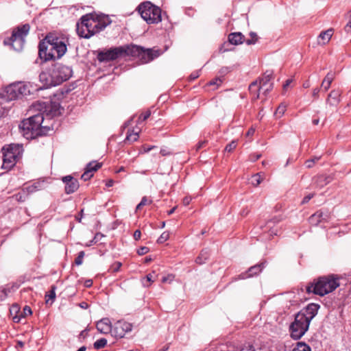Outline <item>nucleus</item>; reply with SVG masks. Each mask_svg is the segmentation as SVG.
I'll use <instances>...</instances> for the list:
<instances>
[{
  "label": "nucleus",
  "instance_id": "nucleus-19",
  "mask_svg": "<svg viewBox=\"0 0 351 351\" xmlns=\"http://www.w3.org/2000/svg\"><path fill=\"white\" fill-rule=\"evenodd\" d=\"M328 214L322 210H318L309 217V223L313 226H317L319 223L328 219Z\"/></svg>",
  "mask_w": 351,
  "mask_h": 351
},
{
  "label": "nucleus",
  "instance_id": "nucleus-64",
  "mask_svg": "<svg viewBox=\"0 0 351 351\" xmlns=\"http://www.w3.org/2000/svg\"><path fill=\"white\" fill-rule=\"evenodd\" d=\"M93 285V281L92 280H86L85 282H84V286L86 287H90Z\"/></svg>",
  "mask_w": 351,
  "mask_h": 351
},
{
  "label": "nucleus",
  "instance_id": "nucleus-6",
  "mask_svg": "<svg viewBox=\"0 0 351 351\" xmlns=\"http://www.w3.org/2000/svg\"><path fill=\"white\" fill-rule=\"evenodd\" d=\"M2 151V168L5 169H10L15 165L16 161L21 158L23 147L18 144H12L8 145V147H3Z\"/></svg>",
  "mask_w": 351,
  "mask_h": 351
},
{
  "label": "nucleus",
  "instance_id": "nucleus-27",
  "mask_svg": "<svg viewBox=\"0 0 351 351\" xmlns=\"http://www.w3.org/2000/svg\"><path fill=\"white\" fill-rule=\"evenodd\" d=\"M333 34L332 29H328L326 31L322 32L318 37V43L325 45L329 42Z\"/></svg>",
  "mask_w": 351,
  "mask_h": 351
},
{
  "label": "nucleus",
  "instance_id": "nucleus-62",
  "mask_svg": "<svg viewBox=\"0 0 351 351\" xmlns=\"http://www.w3.org/2000/svg\"><path fill=\"white\" fill-rule=\"evenodd\" d=\"M350 18H351V16H350ZM345 31L347 32H349L351 31V19H350V21H348V23L346 25Z\"/></svg>",
  "mask_w": 351,
  "mask_h": 351
},
{
  "label": "nucleus",
  "instance_id": "nucleus-14",
  "mask_svg": "<svg viewBox=\"0 0 351 351\" xmlns=\"http://www.w3.org/2000/svg\"><path fill=\"white\" fill-rule=\"evenodd\" d=\"M319 308V305L315 303L309 304L306 307L302 308L300 312H298V315H301L306 321L310 324L311 320L316 316L317 314L318 310Z\"/></svg>",
  "mask_w": 351,
  "mask_h": 351
},
{
  "label": "nucleus",
  "instance_id": "nucleus-44",
  "mask_svg": "<svg viewBox=\"0 0 351 351\" xmlns=\"http://www.w3.org/2000/svg\"><path fill=\"white\" fill-rule=\"evenodd\" d=\"M84 251H81L78 253V255L76 257L75 260V263L77 265H80L82 264V262H83V258H84Z\"/></svg>",
  "mask_w": 351,
  "mask_h": 351
},
{
  "label": "nucleus",
  "instance_id": "nucleus-56",
  "mask_svg": "<svg viewBox=\"0 0 351 351\" xmlns=\"http://www.w3.org/2000/svg\"><path fill=\"white\" fill-rule=\"evenodd\" d=\"M261 154H254L250 155V160L251 161H256V160H258L261 158Z\"/></svg>",
  "mask_w": 351,
  "mask_h": 351
},
{
  "label": "nucleus",
  "instance_id": "nucleus-39",
  "mask_svg": "<svg viewBox=\"0 0 351 351\" xmlns=\"http://www.w3.org/2000/svg\"><path fill=\"white\" fill-rule=\"evenodd\" d=\"M152 201L151 199H149L146 196H144L142 199L141 202L136 206V209L140 210L143 206L152 204Z\"/></svg>",
  "mask_w": 351,
  "mask_h": 351
},
{
  "label": "nucleus",
  "instance_id": "nucleus-31",
  "mask_svg": "<svg viewBox=\"0 0 351 351\" xmlns=\"http://www.w3.org/2000/svg\"><path fill=\"white\" fill-rule=\"evenodd\" d=\"M56 286L52 285L51 287V290L46 293L45 298H46V303H48L51 300V304H52L56 298Z\"/></svg>",
  "mask_w": 351,
  "mask_h": 351
},
{
  "label": "nucleus",
  "instance_id": "nucleus-43",
  "mask_svg": "<svg viewBox=\"0 0 351 351\" xmlns=\"http://www.w3.org/2000/svg\"><path fill=\"white\" fill-rule=\"evenodd\" d=\"M32 314V311L31 308L29 306H25L23 311L20 313L22 317H25L27 315H31Z\"/></svg>",
  "mask_w": 351,
  "mask_h": 351
},
{
  "label": "nucleus",
  "instance_id": "nucleus-42",
  "mask_svg": "<svg viewBox=\"0 0 351 351\" xmlns=\"http://www.w3.org/2000/svg\"><path fill=\"white\" fill-rule=\"evenodd\" d=\"M320 159V157L319 156H315L313 158H311L309 160H307L306 161V167L308 168H311L313 167L314 164L317 162Z\"/></svg>",
  "mask_w": 351,
  "mask_h": 351
},
{
  "label": "nucleus",
  "instance_id": "nucleus-52",
  "mask_svg": "<svg viewBox=\"0 0 351 351\" xmlns=\"http://www.w3.org/2000/svg\"><path fill=\"white\" fill-rule=\"evenodd\" d=\"M222 81L220 78H216L209 82L210 86L217 85L219 86L221 84Z\"/></svg>",
  "mask_w": 351,
  "mask_h": 351
},
{
  "label": "nucleus",
  "instance_id": "nucleus-17",
  "mask_svg": "<svg viewBox=\"0 0 351 351\" xmlns=\"http://www.w3.org/2000/svg\"><path fill=\"white\" fill-rule=\"evenodd\" d=\"M122 47L124 51L123 52V56H130L132 57L139 58L143 49V47L135 45H125Z\"/></svg>",
  "mask_w": 351,
  "mask_h": 351
},
{
  "label": "nucleus",
  "instance_id": "nucleus-9",
  "mask_svg": "<svg viewBox=\"0 0 351 351\" xmlns=\"http://www.w3.org/2000/svg\"><path fill=\"white\" fill-rule=\"evenodd\" d=\"M272 78V73L266 71L262 78L259 80V82L256 80L252 82L249 86L251 93H254V99L259 97V92L263 91L264 95H267L272 88L273 83L271 82Z\"/></svg>",
  "mask_w": 351,
  "mask_h": 351
},
{
  "label": "nucleus",
  "instance_id": "nucleus-60",
  "mask_svg": "<svg viewBox=\"0 0 351 351\" xmlns=\"http://www.w3.org/2000/svg\"><path fill=\"white\" fill-rule=\"evenodd\" d=\"M133 236H134V239L135 240H138V239H140L141 236V231H140L139 230H136L134 232V235H133Z\"/></svg>",
  "mask_w": 351,
  "mask_h": 351
},
{
  "label": "nucleus",
  "instance_id": "nucleus-23",
  "mask_svg": "<svg viewBox=\"0 0 351 351\" xmlns=\"http://www.w3.org/2000/svg\"><path fill=\"white\" fill-rule=\"evenodd\" d=\"M97 329L103 334L111 333L112 325L108 318H104L97 322L96 324Z\"/></svg>",
  "mask_w": 351,
  "mask_h": 351
},
{
  "label": "nucleus",
  "instance_id": "nucleus-12",
  "mask_svg": "<svg viewBox=\"0 0 351 351\" xmlns=\"http://www.w3.org/2000/svg\"><path fill=\"white\" fill-rule=\"evenodd\" d=\"M123 47H117L111 48L106 51H99L97 54V60L102 62H108L114 60L120 57L123 56Z\"/></svg>",
  "mask_w": 351,
  "mask_h": 351
},
{
  "label": "nucleus",
  "instance_id": "nucleus-18",
  "mask_svg": "<svg viewBox=\"0 0 351 351\" xmlns=\"http://www.w3.org/2000/svg\"><path fill=\"white\" fill-rule=\"evenodd\" d=\"M281 219L278 217H275L272 219L267 221L264 226V232H268L270 235H277L278 232V227L276 224L280 221Z\"/></svg>",
  "mask_w": 351,
  "mask_h": 351
},
{
  "label": "nucleus",
  "instance_id": "nucleus-55",
  "mask_svg": "<svg viewBox=\"0 0 351 351\" xmlns=\"http://www.w3.org/2000/svg\"><path fill=\"white\" fill-rule=\"evenodd\" d=\"M206 143H207L206 141H199L197 143V145H196V147H195L196 151H198L199 149H200L201 148L204 147Z\"/></svg>",
  "mask_w": 351,
  "mask_h": 351
},
{
  "label": "nucleus",
  "instance_id": "nucleus-37",
  "mask_svg": "<svg viewBox=\"0 0 351 351\" xmlns=\"http://www.w3.org/2000/svg\"><path fill=\"white\" fill-rule=\"evenodd\" d=\"M250 36L251 38L245 40V43L247 45L255 44L258 39V35L255 32H251L250 33Z\"/></svg>",
  "mask_w": 351,
  "mask_h": 351
},
{
  "label": "nucleus",
  "instance_id": "nucleus-38",
  "mask_svg": "<svg viewBox=\"0 0 351 351\" xmlns=\"http://www.w3.org/2000/svg\"><path fill=\"white\" fill-rule=\"evenodd\" d=\"M155 272H153L152 274H149L146 276L145 278V282H143V284L145 287H149V282H154L155 280Z\"/></svg>",
  "mask_w": 351,
  "mask_h": 351
},
{
  "label": "nucleus",
  "instance_id": "nucleus-57",
  "mask_svg": "<svg viewBox=\"0 0 351 351\" xmlns=\"http://www.w3.org/2000/svg\"><path fill=\"white\" fill-rule=\"evenodd\" d=\"M320 88H315L313 90L312 95L315 98H317L319 97V93L320 92Z\"/></svg>",
  "mask_w": 351,
  "mask_h": 351
},
{
  "label": "nucleus",
  "instance_id": "nucleus-34",
  "mask_svg": "<svg viewBox=\"0 0 351 351\" xmlns=\"http://www.w3.org/2000/svg\"><path fill=\"white\" fill-rule=\"evenodd\" d=\"M263 180V178H262L261 175L260 173H256L252 176L250 182L253 186H257L261 183Z\"/></svg>",
  "mask_w": 351,
  "mask_h": 351
},
{
  "label": "nucleus",
  "instance_id": "nucleus-21",
  "mask_svg": "<svg viewBox=\"0 0 351 351\" xmlns=\"http://www.w3.org/2000/svg\"><path fill=\"white\" fill-rule=\"evenodd\" d=\"M44 114L46 113V116L49 117V119L58 116L61 114L60 104L58 102L51 101L50 106L45 109Z\"/></svg>",
  "mask_w": 351,
  "mask_h": 351
},
{
  "label": "nucleus",
  "instance_id": "nucleus-13",
  "mask_svg": "<svg viewBox=\"0 0 351 351\" xmlns=\"http://www.w3.org/2000/svg\"><path fill=\"white\" fill-rule=\"evenodd\" d=\"M132 329V324L119 320L112 326L111 335L117 339H121L124 337L125 334L130 332Z\"/></svg>",
  "mask_w": 351,
  "mask_h": 351
},
{
  "label": "nucleus",
  "instance_id": "nucleus-25",
  "mask_svg": "<svg viewBox=\"0 0 351 351\" xmlns=\"http://www.w3.org/2000/svg\"><path fill=\"white\" fill-rule=\"evenodd\" d=\"M330 181L331 178L330 176L320 175L313 178V184L315 185L316 187L321 189L330 182Z\"/></svg>",
  "mask_w": 351,
  "mask_h": 351
},
{
  "label": "nucleus",
  "instance_id": "nucleus-1",
  "mask_svg": "<svg viewBox=\"0 0 351 351\" xmlns=\"http://www.w3.org/2000/svg\"><path fill=\"white\" fill-rule=\"evenodd\" d=\"M67 50L65 40L54 34H49L39 43L38 55L45 61L60 58Z\"/></svg>",
  "mask_w": 351,
  "mask_h": 351
},
{
  "label": "nucleus",
  "instance_id": "nucleus-11",
  "mask_svg": "<svg viewBox=\"0 0 351 351\" xmlns=\"http://www.w3.org/2000/svg\"><path fill=\"white\" fill-rule=\"evenodd\" d=\"M53 80L56 86L68 80L72 75L73 71L71 67L62 64L60 63H55L51 66Z\"/></svg>",
  "mask_w": 351,
  "mask_h": 351
},
{
  "label": "nucleus",
  "instance_id": "nucleus-35",
  "mask_svg": "<svg viewBox=\"0 0 351 351\" xmlns=\"http://www.w3.org/2000/svg\"><path fill=\"white\" fill-rule=\"evenodd\" d=\"M138 138V132H134L132 130L131 132H128L125 141H130V142H134V141H137Z\"/></svg>",
  "mask_w": 351,
  "mask_h": 351
},
{
  "label": "nucleus",
  "instance_id": "nucleus-4",
  "mask_svg": "<svg viewBox=\"0 0 351 351\" xmlns=\"http://www.w3.org/2000/svg\"><path fill=\"white\" fill-rule=\"evenodd\" d=\"M31 93L30 86L24 82H16L5 86L1 92V98L5 101L19 99Z\"/></svg>",
  "mask_w": 351,
  "mask_h": 351
},
{
  "label": "nucleus",
  "instance_id": "nucleus-16",
  "mask_svg": "<svg viewBox=\"0 0 351 351\" xmlns=\"http://www.w3.org/2000/svg\"><path fill=\"white\" fill-rule=\"evenodd\" d=\"M62 181L65 184V192L67 194L74 193L79 188V182L71 176H66L62 178Z\"/></svg>",
  "mask_w": 351,
  "mask_h": 351
},
{
  "label": "nucleus",
  "instance_id": "nucleus-7",
  "mask_svg": "<svg viewBox=\"0 0 351 351\" xmlns=\"http://www.w3.org/2000/svg\"><path fill=\"white\" fill-rule=\"evenodd\" d=\"M141 17L149 24L161 21V10L149 1L141 3L138 7Z\"/></svg>",
  "mask_w": 351,
  "mask_h": 351
},
{
  "label": "nucleus",
  "instance_id": "nucleus-47",
  "mask_svg": "<svg viewBox=\"0 0 351 351\" xmlns=\"http://www.w3.org/2000/svg\"><path fill=\"white\" fill-rule=\"evenodd\" d=\"M237 147V142L235 141H232L229 144H228L225 147V151L228 152H232Z\"/></svg>",
  "mask_w": 351,
  "mask_h": 351
},
{
  "label": "nucleus",
  "instance_id": "nucleus-40",
  "mask_svg": "<svg viewBox=\"0 0 351 351\" xmlns=\"http://www.w3.org/2000/svg\"><path fill=\"white\" fill-rule=\"evenodd\" d=\"M40 187V183L39 182H35L31 186H29L25 188L27 192L28 193H32L39 189Z\"/></svg>",
  "mask_w": 351,
  "mask_h": 351
},
{
  "label": "nucleus",
  "instance_id": "nucleus-26",
  "mask_svg": "<svg viewBox=\"0 0 351 351\" xmlns=\"http://www.w3.org/2000/svg\"><path fill=\"white\" fill-rule=\"evenodd\" d=\"M228 41L232 45H238L245 41L244 36L241 32H233L229 34Z\"/></svg>",
  "mask_w": 351,
  "mask_h": 351
},
{
  "label": "nucleus",
  "instance_id": "nucleus-3",
  "mask_svg": "<svg viewBox=\"0 0 351 351\" xmlns=\"http://www.w3.org/2000/svg\"><path fill=\"white\" fill-rule=\"evenodd\" d=\"M339 278L334 274L321 276L313 282L309 283L306 291L308 293H314L324 296L335 291L339 287Z\"/></svg>",
  "mask_w": 351,
  "mask_h": 351
},
{
  "label": "nucleus",
  "instance_id": "nucleus-61",
  "mask_svg": "<svg viewBox=\"0 0 351 351\" xmlns=\"http://www.w3.org/2000/svg\"><path fill=\"white\" fill-rule=\"evenodd\" d=\"M191 201V197H185L183 199V200H182L183 204L185 205V206H187V205H189L190 204Z\"/></svg>",
  "mask_w": 351,
  "mask_h": 351
},
{
  "label": "nucleus",
  "instance_id": "nucleus-24",
  "mask_svg": "<svg viewBox=\"0 0 351 351\" xmlns=\"http://www.w3.org/2000/svg\"><path fill=\"white\" fill-rule=\"evenodd\" d=\"M265 262H263L260 264L255 265L249 268L247 274H241V278L244 279L249 277H252L255 275L258 274L262 269L265 267Z\"/></svg>",
  "mask_w": 351,
  "mask_h": 351
},
{
  "label": "nucleus",
  "instance_id": "nucleus-63",
  "mask_svg": "<svg viewBox=\"0 0 351 351\" xmlns=\"http://www.w3.org/2000/svg\"><path fill=\"white\" fill-rule=\"evenodd\" d=\"M292 82V79H288L285 83L283 85V89L284 90H286L287 88L291 84V83Z\"/></svg>",
  "mask_w": 351,
  "mask_h": 351
},
{
  "label": "nucleus",
  "instance_id": "nucleus-49",
  "mask_svg": "<svg viewBox=\"0 0 351 351\" xmlns=\"http://www.w3.org/2000/svg\"><path fill=\"white\" fill-rule=\"evenodd\" d=\"M121 265H122L121 263L116 262L111 265L110 269L112 270V272H117L119 270Z\"/></svg>",
  "mask_w": 351,
  "mask_h": 351
},
{
  "label": "nucleus",
  "instance_id": "nucleus-15",
  "mask_svg": "<svg viewBox=\"0 0 351 351\" xmlns=\"http://www.w3.org/2000/svg\"><path fill=\"white\" fill-rule=\"evenodd\" d=\"M39 80L42 83L43 86L45 88L56 86L53 80V75H52L51 67L40 73Z\"/></svg>",
  "mask_w": 351,
  "mask_h": 351
},
{
  "label": "nucleus",
  "instance_id": "nucleus-53",
  "mask_svg": "<svg viewBox=\"0 0 351 351\" xmlns=\"http://www.w3.org/2000/svg\"><path fill=\"white\" fill-rule=\"evenodd\" d=\"M239 351H254V349L252 345L247 344V346H244L241 348Z\"/></svg>",
  "mask_w": 351,
  "mask_h": 351
},
{
  "label": "nucleus",
  "instance_id": "nucleus-2",
  "mask_svg": "<svg viewBox=\"0 0 351 351\" xmlns=\"http://www.w3.org/2000/svg\"><path fill=\"white\" fill-rule=\"evenodd\" d=\"M44 121V113L41 112L24 119L19 125L21 134L27 139H34L46 135L53 128L48 125H43Z\"/></svg>",
  "mask_w": 351,
  "mask_h": 351
},
{
  "label": "nucleus",
  "instance_id": "nucleus-5",
  "mask_svg": "<svg viewBox=\"0 0 351 351\" xmlns=\"http://www.w3.org/2000/svg\"><path fill=\"white\" fill-rule=\"evenodd\" d=\"M85 27L88 29L87 38H90L95 34L102 31L110 23L108 17L95 16L93 14H86L82 17Z\"/></svg>",
  "mask_w": 351,
  "mask_h": 351
},
{
  "label": "nucleus",
  "instance_id": "nucleus-45",
  "mask_svg": "<svg viewBox=\"0 0 351 351\" xmlns=\"http://www.w3.org/2000/svg\"><path fill=\"white\" fill-rule=\"evenodd\" d=\"M169 237V234L167 232H164L161 234L160 237L158 239L157 242L158 243H162L166 241Z\"/></svg>",
  "mask_w": 351,
  "mask_h": 351
},
{
  "label": "nucleus",
  "instance_id": "nucleus-54",
  "mask_svg": "<svg viewBox=\"0 0 351 351\" xmlns=\"http://www.w3.org/2000/svg\"><path fill=\"white\" fill-rule=\"evenodd\" d=\"M104 237V234L101 233H97L91 242L96 243L98 242L99 240H100Z\"/></svg>",
  "mask_w": 351,
  "mask_h": 351
},
{
  "label": "nucleus",
  "instance_id": "nucleus-48",
  "mask_svg": "<svg viewBox=\"0 0 351 351\" xmlns=\"http://www.w3.org/2000/svg\"><path fill=\"white\" fill-rule=\"evenodd\" d=\"M93 173L90 172V170H85L84 173L82 175L81 178L84 181H86L92 178Z\"/></svg>",
  "mask_w": 351,
  "mask_h": 351
},
{
  "label": "nucleus",
  "instance_id": "nucleus-30",
  "mask_svg": "<svg viewBox=\"0 0 351 351\" xmlns=\"http://www.w3.org/2000/svg\"><path fill=\"white\" fill-rule=\"evenodd\" d=\"M209 257V252L207 250H204L201 252L200 254L196 258V263L202 265L206 262Z\"/></svg>",
  "mask_w": 351,
  "mask_h": 351
},
{
  "label": "nucleus",
  "instance_id": "nucleus-32",
  "mask_svg": "<svg viewBox=\"0 0 351 351\" xmlns=\"http://www.w3.org/2000/svg\"><path fill=\"white\" fill-rule=\"evenodd\" d=\"M292 351H311V348L304 342H298Z\"/></svg>",
  "mask_w": 351,
  "mask_h": 351
},
{
  "label": "nucleus",
  "instance_id": "nucleus-58",
  "mask_svg": "<svg viewBox=\"0 0 351 351\" xmlns=\"http://www.w3.org/2000/svg\"><path fill=\"white\" fill-rule=\"evenodd\" d=\"M313 197V194H309L306 196H305L302 201V204H306L307 202H308V201Z\"/></svg>",
  "mask_w": 351,
  "mask_h": 351
},
{
  "label": "nucleus",
  "instance_id": "nucleus-22",
  "mask_svg": "<svg viewBox=\"0 0 351 351\" xmlns=\"http://www.w3.org/2000/svg\"><path fill=\"white\" fill-rule=\"evenodd\" d=\"M341 92L339 90H332L328 94L326 103L330 106H336L340 102Z\"/></svg>",
  "mask_w": 351,
  "mask_h": 351
},
{
  "label": "nucleus",
  "instance_id": "nucleus-33",
  "mask_svg": "<svg viewBox=\"0 0 351 351\" xmlns=\"http://www.w3.org/2000/svg\"><path fill=\"white\" fill-rule=\"evenodd\" d=\"M101 167V164L99 162H96L95 161L89 162L86 167V170H90V172L93 173V172L97 171Z\"/></svg>",
  "mask_w": 351,
  "mask_h": 351
},
{
  "label": "nucleus",
  "instance_id": "nucleus-10",
  "mask_svg": "<svg viewBox=\"0 0 351 351\" xmlns=\"http://www.w3.org/2000/svg\"><path fill=\"white\" fill-rule=\"evenodd\" d=\"M309 325L301 315L296 314L294 322L289 327L291 338L295 340L302 338L308 330Z\"/></svg>",
  "mask_w": 351,
  "mask_h": 351
},
{
  "label": "nucleus",
  "instance_id": "nucleus-50",
  "mask_svg": "<svg viewBox=\"0 0 351 351\" xmlns=\"http://www.w3.org/2000/svg\"><path fill=\"white\" fill-rule=\"evenodd\" d=\"M150 115H151V111L147 110L145 112L142 113L140 115L139 120L144 121L147 120L150 117Z\"/></svg>",
  "mask_w": 351,
  "mask_h": 351
},
{
  "label": "nucleus",
  "instance_id": "nucleus-41",
  "mask_svg": "<svg viewBox=\"0 0 351 351\" xmlns=\"http://www.w3.org/2000/svg\"><path fill=\"white\" fill-rule=\"evenodd\" d=\"M286 108L287 106L285 104H281L276 109L275 114L279 117L282 116L286 110Z\"/></svg>",
  "mask_w": 351,
  "mask_h": 351
},
{
  "label": "nucleus",
  "instance_id": "nucleus-59",
  "mask_svg": "<svg viewBox=\"0 0 351 351\" xmlns=\"http://www.w3.org/2000/svg\"><path fill=\"white\" fill-rule=\"evenodd\" d=\"M199 71H195L190 75L189 79L190 80H194L197 79L199 77Z\"/></svg>",
  "mask_w": 351,
  "mask_h": 351
},
{
  "label": "nucleus",
  "instance_id": "nucleus-20",
  "mask_svg": "<svg viewBox=\"0 0 351 351\" xmlns=\"http://www.w3.org/2000/svg\"><path fill=\"white\" fill-rule=\"evenodd\" d=\"M159 56L158 51H154L152 49H145L143 48L141 55L139 56L142 63H147Z\"/></svg>",
  "mask_w": 351,
  "mask_h": 351
},
{
  "label": "nucleus",
  "instance_id": "nucleus-36",
  "mask_svg": "<svg viewBox=\"0 0 351 351\" xmlns=\"http://www.w3.org/2000/svg\"><path fill=\"white\" fill-rule=\"evenodd\" d=\"M107 344V340L104 338L99 339L94 343V348L97 350L104 348Z\"/></svg>",
  "mask_w": 351,
  "mask_h": 351
},
{
  "label": "nucleus",
  "instance_id": "nucleus-46",
  "mask_svg": "<svg viewBox=\"0 0 351 351\" xmlns=\"http://www.w3.org/2000/svg\"><path fill=\"white\" fill-rule=\"evenodd\" d=\"M10 292V288H3L1 290H0V300H5L7 298L8 293Z\"/></svg>",
  "mask_w": 351,
  "mask_h": 351
},
{
  "label": "nucleus",
  "instance_id": "nucleus-51",
  "mask_svg": "<svg viewBox=\"0 0 351 351\" xmlns=\"http://www.w3.org/2000/svg\"><path fill=\"white\" fill-rule=\"evenodd\" d=\"M149 252V248L147 247H141L137 250V253L139 255L146 254Z\"/></svg>",
  "mask_w": 351,
  "mask_h": 351
},
{
  "label": "nucleus",
  "instance_id": "nucleus-29",
  "mask_svg": "<svg viewBox=\"0 0 351 351\" xmlns=\"http://www.w3.org/2000/svg\"><path fill=\"white\" fill-rule=\"evenodd\" d=\"M76 30L77 34L84 38H88L86 36V33H88V29L85 27L84 22L83 21L82 18L80 19V22H78L76 25Z\"/></svg>",
  "mask_w": 351,
  "mask_h": 351
},
{
  "label": "nucleus",
  "instance_id": "nucleus-28",
  "mask_svg": "<svg viewBox=\"0 0 351 351\" xmlns=\"http://www.w3.org/2000/svg\"><path fill=\"white\" fill-rule=\"evenodd\" d=\"M335 79V73L332 72H328L324 79L323 80L321 86L324 91H327Z\"/></svg>",
  "mask_w": 351,
  "mask_h": 351
},
{
  "label": "nucleus",
  "instance_id": "nucleus-8",
  "mask_svg": "<svg viewBox=\"0 0 351 351\" xmlns=\"http://www.w3.org/2000/svg\"><path fill=\"white\" fill-rule=\"evenodd\" d=\"M30 27L29 24L23 25L12 32V36L3 40L5 45H10L15 50L22 49L25 37L27 35Z\"/></svg>",
  "mask_w": 351,
  "mask_h": 351
}]
</instances>
